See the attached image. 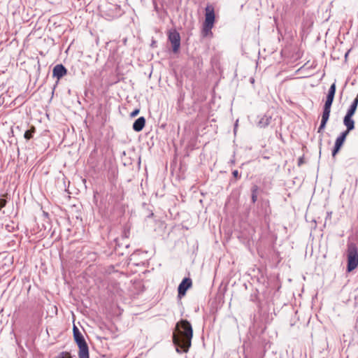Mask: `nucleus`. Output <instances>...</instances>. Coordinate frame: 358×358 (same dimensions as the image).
<instances>
[{"label":"nucleus","instance_id":"nucleus-21","mask_svg":"<svg viewBox=\"0 0 358 358\" xmlns=\"http://www.w3.org/2000/svg\"><path fill=\"white\" fill-rule=\"evenodd\" d=\"M232 174H233V176L236 178H239L241 177V176L239 175V173L237 170H234L232 172Z\"/></svg>","mask_w":358,"mask_h":358},{"label":"nucleus","instance_id":"nucleus-17","mask_svg":"<svg viewBox=\"0 0 358 358\" xmlns=\"http://www.w3.org/2000/svg\"><path fill=\"white\" fill-rule=\"evenodd\" d=\"M333 101H334L333 99H327L323 109L331 110V107Z\"/></svg>","mask_w":358,"mask_h":358},{"label":"nucleus","instance_id":"nucleus-12","mask_svg":"<svg viewBox=\"0 0 358 358\" xmlns=\"http://www.w3.org/2000/svg\"><path fill=\"white\" fill-rule=\"evenodd\" d=\"M336 84L334 83L331 84V85L329 87L327 99H333L334 100V96H335V93H336Z\"/></svg>","mask_w":358,"mask_h":358},{"label":"nucleus","instance_id":"nucleus-16","mask_svg":"<svg viewBox=\"0 0 358 358\" xmlns=\"http://www.w3.org/2000/svg\"><path fill=\"white\" fill-rule=\"evenodd\" d=\"M34 131H35V128L34 127H33L31 129L27 130L25 131V133H24V137L27 140H29L30 138H32L33 134L34 133Z\"/></svg>","mask_w":358,"mask_h":358},{"label":"nucleus","instance_id":"nucleus-11","mask_svg":"<svg viewBox=\"0 0 358 358\" xmlns=\"http://www.w3.org/2000/svg\"><path fill=\"white\" fill-rule=\"evenodd\" d=\"M271 120V116L264 115L259 121L258 124L261 127H265L270 124Z\"/></svg>","mask_w":358,"mask_h":358},{"label":"nucleus","instance_id":"nucleus-28","mask_svg":"<svg viewBox=\"0 0 358 358\" xmlns=\"http://www.w3.org/2000/svg\"><path fill=\"white\" fill-rule=\"evenodd\" d=\"M58 358H59V357H58Z\"/></svg>","mask_w":358,"mask_h":358},{"label":"nucleus","instance_id":"nucleus-20","mask_svg":"<svg viewBox=\"0 0 358 358\" xmlns=\"http://www.w3.org/2000/svg\"><path fill=\"white\" fill-rule=\"evenodd\" d=\"M6 200L4 199H0V210L3 208L6 205Z\"/></svg>","mask_w":358,"mask_h":358},{"label":"nucleus","instance_id":"nucleus-3","mask_svg":"<svg viewBox=\"0 0 358 358\" xmlns=\"http://www.w3.org/2000/svg\"><path fill=\"white\" fill-rule=\"evenodd\" d=\"M347 270L350 272L358 266V247L355 243H349L347 250Z\"/></svg>","mask_w":358,"mask_h":358},{"label":"nucleus","instance_id":"nucleus-24","mask_svg":"<svg viewBox=\"0 0 358 358\" xmlns=\"http://www.w3.org/2000/svg\"><path fill=\"white\" fill-rule=\"evenodd\" d=\"M324 128H325V126H324V125L322 126V124H320V125L318 128L317 132L321 133L324 130Z\"/></svg>","mask_w":358,"mask_h":358},{"label":"nucleus","instance_id":"nucleus-8","mask_svg":"<svg viewBox=\"0 0 358 358\" xmlns=\"http://www.w3.org/2000/svg\"><path fill=\"white\" fill-rule=\"evenodd\" d=\"M67 74V69L63 64H57L52 70V76L56 77L57 80H60L62 77Z\"/></svg>","mask_w":358,"mask_h":358},{"label":"nucleus","instance_id":"nucleus-13","mask_svg":"<svg viewBox=\"0 0 358 358\" xmlns=\"http://www.w3.org/2000/svg\"><path fill=\"white\" fill-rule=\"evenodd\" d=\"M336 84L334 83L331 84V85L329 87L327 99H333L334 100V96H335V93H336Z\"/></svg>","mask_w":358,"mask_h":358},{"label":"nucleus","instance_id":"nucleus-18","mask_svg":"<svg viewBox=\"0 0 358 358\" xmlns=\"http://www.w3.org/2000/svg\"><path fill=\"white\" fill-rule=\"evenodd\" d=\"M330 113H331V110L323 109L322 119H324V120H328L329 118Z\"/></svg>","mask_w":358,"mask_h":358},{"label":"nucleus","instance_id":"nucleus-7","mask_svg":"<svg viewBox=\"0 0 358 358\" xmlns=\"http://www.w3.org/2000/svg\"><path fill=\"white\" fill-rule=\"evenodd\" d=\"M215 22V12L214 8L208 6L206 8L205 21L203 24L213 26Z\"/></svg>","mask_w":358,"mask_h":358},{"label":"nucleus","instance_id":"nucleus-15","mask_svg":"<svg viewBox=\"0 0 358 358\" xmlns=\"http://www.w3.org/2000/svg\"><path fill=\"white\" fill-rule=\"evenodd\" d=\"M213 27V26L203 24V29H202L203 36H207L208 34H212L211 29Z\"/></svg>","mask_w":358,"mask_h":358},{"label":"nucleus","instance_id":"nucleus-5","mask_svg":"<svg viewBox=\"0 0 358 358\" xmlns=\"http://www.w3.org/2000/svg\"><path fill=\"white\" fill-rule=\"evenodd\" d=\"M168 39L171 43L173 52L177 53L180 47V34L176 29L170 30L168 34Z\"/></svg>","mask_w":358,"mask_h":358},{"label":"nucleus","instance_id":"nucleus-1","mask_svg":"<svg viewBox=\"0 0 358 358\" xmlns=\"http://www.w3.org/2000/svg\"><path fill=\"white\" fill-rule=\"evenodd\" d=\"M193 330L191 324L186 320H181L176 324L173 334V341L176 345V352L186 353L192 344Z\"/></svg>","mask_w":358,"mask_h":358},{"label":"nucleus","instance_id":"nucleus-6","mask_svg":"<svg viewBox=\"0 0 358 358\" xmlns=\"http://www.w3.org/2000/svg\"><path fill=\"white\" fill-rule=\"evenodd\" d=\"M192 281L189 278H185L178 287V297L181 298L185 295L187 290L191 287Z\"/></svg>","mask_w":358,"mask_h":358},{"label":"nucleus","instance_id":"nucleus-19","mask_svg":"<svg viewBox=\"0 0 358 358\" xmlns=\"http://www.w3.org/2000/svg\"><path fill=\"white\" fill-rule=\"evenodd\" d=\"M340 150H341V148L334 145L333 150H332V156L335 157L336 155L339 152Z\"/></svg>","mask_w":358,"mask_h":358},{"label":"nucleus","instance_id":"nucleus-10","mask_svg":"<svg viewBox=\"0 0 358 358\" xmlns=\"http://www.w3.org/2000/svg\"><path fill=\"white\" fill-rule=\"evenodd\" d=\"M145 124V119L144 117H140L135 120L132 128L135 131L139 132L142 131Z\"/></svg>","mask_w":358,"mask_h":358},{"label":"nucleus","instance_id":"nucleus-22","mask_svg":"<svg viewBox=\"0 0 358 358\" xmlns=\"http://www.w3.org/2000/svg\"><path fill=\"white\" fill-rule=\"evenodd\" d=\"M138 113H139V110H138V109H135L133 112H131V117H135V116H136Z\"/></svg>","mask_w":358,"mask_h":358},{"label":"nucleus","instance_id":"nucleus-4","mask_svg":"<svg viewBox=\"0 0 358 358\" xmlns=\"http://www.w3.org/2000/svg\"><path fill=\"white\" fill-rule=\"evenodd\" d=\"M358 106V93L356 98L353 100L350 108H348L344 118L343 124L346 128L351 129L355 128V121L352 119V116L355 115L357 108Z\"/></svg>","mask_w":358,"mask_h":358},{"label":"nucleus","instance_id":"nucleus-2","mask_svg":"<svg viewBox=\"0 0 358 358\" xmlns=\"http://www.w3.org/2000/svg\"><path fill=\"white\" fill-rule=\"evenodd\" d=\"M73 334L74 340L79 348V358H89L90 356L88 345L83 335L76 325H73Z\"/></svg>","mask_w":358,"mask_h":358},{"label":"nucleus","instance_id":"nucleus-26","mask_svg":"<svg viewBox=\"0 0 358 358\" xmlns=\"http://www.w3.org/2000/svg\"><path fill=\"white\" fill-rule=\"evenodd\" d=\"M237 126H238V121H236L235 125H234V132L236 133V128H237Z\"/></svg>","mask_w":358,"mask_h":358},{"label":"nucleus","instance_id":"nucleus-27","mask_svg":"<svg viewBox=\"0 0 358 358\" xmlns=\"http://www.w3.org/2000/svg\"><path fill=\"white\" fill-rule=\"evenodd\" d=\"M234 162H235L234 160H231L232 164H234Z\"/></svg>","mask_w":358,"mask_h":358},{"label":"nucleus","instance_id":"nucleus-23","mask_svg":"<svg viewBox=\"0 0 358 358\" xmlns=\"http://www.w3.org/2000/svg\"><path fill=\"white\" fill-rule=\"evenodd\" d=\"M304 163L303 157H299L298 159V166H301Z\"/></svg>","mask_w":358,"mask_h":358},{"label":"nucleus","instance_id":"nucleus-9","mask_svg":"<svg viewBox=\"0 0 358 358\" xmlns=\"http://www.w3.org/2000/svg\"><path fill=\"white\" fill-rule=\"evenodd\" d=\"M354 129L355 128L352 127L351 129L346 128V130L341 133V134L337 137L334 145L341 148L346 139L347 136L349 134L350 131H351Z\"/></svg>","mask_w":358,"mask_h":358},{"label":"nucleus","instance_id":"nucleus-25","mask_svg":"<svg viewBox=\"0 0 358 358\" xmlns=\"http://www.w3.org/2000/svg\"><path fill=\"white\" fill-rule=\"evenodd\" d=\"M327 121H328L327 120L322 119V120H321V123H320V124H322V126L324 125V126H325V127H326V124H327Z\"/></svg>","mask_w":358,"mask_h":358},{"label":"nucleus","instance_id":"nucleus-14","mask_svg":"<svg viewBox=\"0 0 358 358\" xmlns=\"http://www.w3.org/2000/svg\"><path fill=\"white\" fill-rule=\"evenodd\" d=\"M257 192H258V187L257 185H253L251 188V199L252 202L255 203L257 200Z\"/></svg>","mask_w":358,"mask_h":358}]
</instances>
